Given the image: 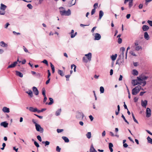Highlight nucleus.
Wrapping results in <instances>:
<instances>
[{
	"instance_id": "obj_1",
	"label": "nucleus",
	"mask_w": 152,
	"mask_h": 152,
	"mask_svg": "<svg viewBox=\"0 0 152 152\" xmlns=\"http://www.w3.org/2000/svg\"><path fill=\"white\" fill-rule=\"evenodd\" d=\"M59 9L60 13L62 15L69 16L71 15V11L69 9L67 11H66L63 7H60Z\"/></svg>"
},
{
	"instance_id": "obj_2",
	"label": "nucleus",
	"mask_w": 152,
	"mask_h": 152,
	"mask_svg": "<svg viewBox=\"0 0 152 152\" xmlns=\"http://www.w3.org/2000/svg\"><path fill=\"white\" fill-rule=\"evenodd\" d=\"M86 57H84L83 58V61L85 63H87L88 61H90L91 60L92 54L91 53H89L85 55Z\"/></svg>"
},
{
	"instance_id": "obj_3",
	"label": "nucleus",
	"mask_w": 152,
	"mask_h": 152,
	"mask_svg": "<svg viewBox=\"0 0 152 152\" xmlns=\"http://www.w3.org/2000/svg\"><path fill=\"white\" fill-rule=\"evenodd\" d=\"M141 88V87L140 86H136L132 89V94L133 95H136L139 92Z\"/></svg>"
},
{
	"instance_id": "obj_4",
	"label": "nucleus",
	"mask_w": 152,
	"mask_h": 152,
	"mask_svg": "<svg viewBox=\"0 0 152 152\" xmlns=\"http://www.w3.org/2000/svg\"><path fill=\"white\" fill-rule=\"evenodd\" d=\"M143 77V78L142 77V78H141L138 77H137V79H138L139 84H141L142 83H143V86H144L146 85V82L145 80L147 79L148 77Z\"/></svg>"
},
{
	"instance_id": "obj_5",
	"label": "nucleus",
	"mask_w": 152,
	"mask_h": 152,
	"mask_svg": "<svg viewBox=\"0 0 152 152\" xmlns=\"http://www.w3.org/2000/svg\"><path fill=\"white\" fill-rule=\"evenodd\" d=\"M35 129L37 131L39 132L40 133H42L44 132L43 129L42 127L39 124H36Z\"/></svg>"
},
{
	"instance_id": "obj_6",
	"label": "nucleus",
	"mask_w": 152,
	"mask_h": 152,
	"mask_svg": "<svg viewBox=\"0 0 152 152\" xmlns=\"http://www.w3.org/2000/svg\"><path fill=\"white\" fill-rule=\"evenodd\" d=\"M76 117L77 119H82L83 118V114L81 113H77Z\"/></svg>"
},
{
	"instance_id": "obj_7",
	"label": "nucleus",
	"mask_w": 152,
	"mask_h": 152,
	"mask_svg": "<svg viewBox=\"0 0 152 152\" xmlns=\"http://www.w3.org/2000/svg\"><path fill=\"white\" fill-rule=\"evenodd\" d=\"M76 0H69L67 4L68 6L69 7L75 5L76 3Z\"/></svg>"
},
{
	"instance_id": "obj_8",
	"label": "nucleus",
	"mask_w": 152,
	"mask_h": 152,
	"mask_svg": "<svg viewBox=\"0 0 152 152\" xmlns=\"http://www.w3.org/2000/svg\"><path fill=\"white\" fill-rule=\"evenodd\" d=\"M32 90L34 94L36 95H38L39 94V92L37 88L34 86L32 87Z\"/></svg>"
},
{
	"instance_id": "obj_9",
	"label": "nucleus",
	"mask_w": 152,
	"mask_h": 152,
	"mask_svg": "<svg viewBox=\"0 0 152 152\" xmlns=\"http://www.w3.org/2000/svg\"><path fill=\"white\" fill-rule=\"evenodd\" d=\"M146 116L147 117H149L151 115V110L149 108H147L146 111Z\"/></svg>"
},
{
	"instance_id": "obj_10",
	"label": "nucleus",
	"mask_w": 152,
	"mask_h": 152,
	"mask_svg": "<svg viewBox=\"0 0 152 152\" xmlns=\"http://www.w3.org/2000/svg\"><path fill=\"white\" fill-rule=\"evenodd\" d=\"M17 64V61H15L13 64H12L8 66L7 68V69H8L10 68H14L15 66Z\"/></svg>"
},
{
	"instance_id": "obj_11",
	"label": "nucleus",
	"mask_w": 152,
	"mask_h": 152,
	"mask_svg": "<svg viewBox=\"0 0 152 152\" xmlns=\"http://www.w3.org/2000/svg\"><path fill=\"white\" fill-rule=\"evenodd\" d=\"M94 37V40H99L101 39V36L98 33H96L95 34Z\"/></svg>"
},
{
	"instance_id": "obj_12",
	"label": "nucleus",
	"mask_w": 152,
	"mask_h": 152,
	"mask_svg": "<svg viewBox=\"0 0 152 152\" xmlns=\"http://www.w3.org/2000/svg\"><path fill=\"white\" fill-rule=\"evenodd\" d=\"M2 111L5 113H9L10 112V109L6 107H4L2 109Z\"/></svg>"
},
{
	"instance_id": "obj_13",
	"label": "nucleus",
	"mask_w": 152,
	"mask_h": 152,
	"mask_svg": "<svg viewBox=\"0 0 152 152\" xmlns=\"http://www.w3.org/2000/svg\"><path fill=\"white\" fill-rule=\"evenodd\" d=\"M132 83L134 86H135L139 84L138 79L135 80H132Z\"/></svg>"
},
{
	"instance_id": "obj_14",
	"label": "nucleus",
	"mask_w": 152,
	"mask_h": 152,
	"mask_svg": "<svg viewBox=\"0 0 152 152\" xmlns=\"http://www.w3.org/2000/svg\"><path fill=\"white\" fill-rule=\"evenodd\" d=\"M148 104V102L146 100H145L143 101L142 100L141 101V105L142 106L145 107H146V105Z\"/></svg>"
},
{
	"instance_id": "obj_15",
	"label": "nucleus",
	"mask_w": 152,
	"mask_h": 152,
	"mask_svg": "<svg viewBox=\"0 0 152 152\" xmlns=\"http://www.w3.org/2000/svg\"><path fill=\"white\" fill-rule=\"evenodd\" d=\"M149 26L146 25H143L142 27V29L144 31H147L149 29Z\"/></svg>"
},
{
	"instance_id": "obj_16",
	"label": "nucleus",
	"mask_w": 152,
	"mask_h": 152,
	"mask_svg": "<svg viewBox=\"0 0 152 152\" xmlns=\"http://www.w3.org/2000/svg\"><path fill=\"white\" fill-rule=\"evenodd\" d=\"M29 110L31 112H35L37 111V108H34L32 107H30L29 108Z\"/></svg>"
},
{
	"instance_id": "obj_17",
	"label": "nucleus",
	"mask_w": 152,
	"mask_h": 152,
	"mask_svg": "<svg viewBox=\"0 0 152 152\" xmlns=\"http://www.w3.org/2000/svg\"><path fill=\"white\" fill-rule=\"evenodd\" d=\"M8 125V124L5 121L2 122L0 124V125L1 126H3L5 128L7 127Z\"/></svg>"
},
{
	"instance_id": "obj_18",
	"label": "nucleus",
	"mask_w": 152,
	"mask_h": 152,
	"mask_svg": "<svg viewBox=\"0 0 152 152\" xmlns=\"http://www.w3.org/2000/svg\"><path fill=\"white\" fill-rule=\"evenodd\" d=\"M26 93L28 94L30 97H32L33 96V93L31 90H29L28 91H26Z\"/></svg>"
},
{
	"instance_id": "obj_19",
	"label": "nucleus",
	"mask_w": 152,
	"mask_h": 152,
	"mask_svg": "<svg viewBox=\"0 0 152 152\" xmlns=\"http://www.w3.org/2000/svg\"><path fill=\"white\" fill-rule=\"evenodd\" d=\"M49 100H50V102L49 103H48V102H46L45 103L46 104H48V105H51L53 103V100L52 98H49Z\"/></svg>"
},
{
	"instance_id": "obj_20",
	"label": "nucleus",
	"mask_w": 152,
	"mask_h": 152,
	"mask_svg": "<svg viewBox=\"0 0 152 152\" xmlns=\"http://www.w3.org/2000/svg\"><path fill=\"white\" fill-rule=\"evenodd\" d=\"M0 45L1 46L3 47H7L8 46L7 44L2 41L0 42Z\"/></svg>"
},
{
	"instance_id": "obj_21",
	"label": "nucleus",
	"mask_w": 152,
	"mask_h": 152,
	"mask_svg": "<svg viewBox=\"0 0 152 152\" xmlns=\"http://www.w3.org/2000/svg\"><path fill=\"white\" fill-rule=\"evenodd\" d=\"M90 152H97V151L95 148H94L92 145H91L90 149Z\"/></svg>"
},
{
	"instance_id": "obj_22",
	"label": "nucleus",
	"mask_w": 152,
	"mask_h": 152,
	"mask_svg": "<svg viewBox=\"0 0 152 152\" xmlns=\"http://www.w3.org/2000/svg\"><path fill=\"white\" fill-rule=\"evenodd\" d=\"M6 8L7 6L6 5L2 4H1L0 9L1 10L4 11Z\"/></svg>"
},
{
	"instance_id": "obj_23",
	"label": "nucleus",
	"mask_w": 152,
	"mask_h": 152,
	"mask_svg": "<svg viewBox=\"0 0 152 152\" xmlns=\"http://www.w3.org/2000/svg\"><path fill=\"white\" fill-rule=\"evenodd\" d=\"M144 38L147 40H148L149 39V37L147 32H145L144 34Z\"/></svg>"
},
{
	"instance_id": "obj_24",
	"label": "nucleus",
	"mask_w": 152,
	"mask_h": 152,
	"mask_svg": "<svg viewBox=\"0 0 152 152\" xmlns=\"http://www.w3.org/2000/svg\"><path fill=\"white\" fill-rule=\"evenodd\" d=\"M109 148L111 152H112L113 151V149L112 148V147H113V145L111 143H110L109 145Z\"/></svg>"
},
{
	"instance_id": "obj_25",
	"label": "nucleus",
	"mask_w": 152,
	"mask_h": 152,
	"mask_svg": "<svg viewBox=\"0 0 152 152\" xmlns=\"http://www.w3.org/2000/svg\"><path fill=\"white\" fill-rule=\"evenodd\" d=\"M132 74L134 75H137L138 74V72L136 70L133 69L132 70Z\"/></svg>"
},
{
	"instance_id": "obj_26",
	"label": "nucleus",
	"mask_w": 152,
	"mask_h": 152,
	"mask_svg": "<svg viewBox=\"0 0 152 152\" xmlns=\"http://www.w3.org/2000/svg\"><path fill=\"white\" fill-rule=\"evenodd\" d=\"M117 56V54H115L114 55H112V56H111V58L112 59V60L113 61H114L116 59Z\"/></svg>"
},
{
	"instance_id": "obj_27",
	"label": "nucleus",
	"mask_w": 152,
	"mask_h": 152,
	"mask_svg": "<svg viewBox=\"0 0 152 152\" xmlns=\"http://www.w3.org/2000/svg\"><path fill=\"white\" fill-rule=\"evenodd\" d=\"M104 15V13L102 10H100L99 12V19L100 20L102 18Z\"/></svg>"
},
{
	"instance_id": "obj_28",
	"label": "nucleus",
	"mask_w": 152,
	"mask_h": 152,
	"mask_svg": "<svg viewBox=\"0 0 152 152\" xmlns=\"http://www.w3.org/2000/svg\"><path fill=\"white\" fill-rule=\"evenodd\" d=\"M62 138L66 142H69V139L66 137L63 136L62 137Z\"/></svg>"
},
{
	"instance_id": "obj_29",
	"label": "nucleus",
	"mask_w": 152,
	"mask_h": 152,
	"mask_svg": "<svg viewBox=\"0 0 152 152\" xmlns=\"http://www.w3.org/2000/svg\"><path fill=\"white\" fill-rule=\"evenodd\" d=\"M50 66L52 70V73H53L55 72V67L54 65L52 64L51 63H50Z\"/></svg>"
},
{
	"instance_id": "obj_30",
	"label": "nucleus",
	"mask_w": 152,
	"mask_h": 152,
	"mask_svg": "<svg viewBox=\"0 0 152 152\" xmlns=\"http://www.w3.org/2000/svg\"><path fill=\"white\" fill-rule=\"evenodd\" d=\"M42 143L43 144H45V145L46 146L47 145H48L50 144V142L49 141H42Z\"/></svg>"
},
{
	"instance_id": "obj_31",
	"label": "nucleus",
	"mask_w": 152,
	"mask_h": 152,
	"mask_svg": "<svg viewBox=\"0 0 152 152\" xmlns=\"http://www.w3.org/2000/svg\"><path fill=\"white\" fill-rule=\"evenodd\" d=\"M133 0H131L129 1V7L130 8L133 5Z\"/></svg>"
},
{
	"instance_id": "obj_32",
	"label": "nucleus",
	"mask_w": 152,
	"mask_h": 152,
	"mask_svg": "<svg viewBox=\"0 0 152 152\" xmlns=\"http://www.w3.org/2000/svg\"><path fill=\"white\" fill-rule=\"evenodd\" d=\"M16 75L17 76H23V74L19 71L16 72Z\"/></svg>"
},
{
	"instance_id": "obj_33",
	"label": "nucleus",
	"mask_w": 152,
	"mask_h": 152,
	"mask_svg": "<svg viewBox=\"0 0 152 152\" xmlns=\"http://www.w3.org/2000/svg\"><path fill=\"white\" fill-rule=\"evenodd\" d=\"M147 139L148 142L152 144V139H151L149 136H148L147 137Z\"/></svg>"
},
{
	"instance_id": "obj_34",
	"label": "nucleus",
	"mask_w": 152,
	"mask_h": 152,
	"mask_svg": "<svg viewBox=\"0 0 152 152\" xmlns=\"http://www.w3.org/2000/svg\"><path fill=\"white\" fill-rule=\"evenodd\" d=\"M74 30H72L70 33L71 34V38H73L75 36V35H74Z\"/></svg>"
},
{
	"instance_id": "obj_35",
	"label": "nucleus",
	"mask_w": 152,
	"mask_h": 152,
	"mask_svg": "<svg viewBox=\"0 0 152 152\" xmlns=\"http://www.w3.org/2000/svg\"><path fill=\"white\" fill-rule=\"evenodd\" d=\"M117 107H118V111H115V114L116 115H118L119 113V111H120V107L119 105H118Z\"/></svg>"
},
{
	"instance_id": "obj_36",
	"label": "nucleus",
	"mask_w": 152,
	"mask_h": 152,
	"mask_svg": "<svg viewBox=\"0 0 152 152\" xmlns=\"http://www.w3.org/2000/svg\"><path fill=\"white\" fill-rule=\"evenodd\" d=\"M142 49V47L141 46H137L135 48V50L136 51H139L140 49Z\"/></svg>"
},
{
	"instance_id": "obj_37",
	"label": "nucleus",
	"mask_w": 152,
	"mask_h": 152,
	"mask_svg": "<svg viewBox=\"0 0 152 152\" xmlns=\"http://www.w3.org/2000/svg\"><path fill=\"white\" fill-rule=\"evenodd\" d=\"M86 136L88 138L90 139L91 137V132H88L86 134Z\"/></svg>"
},
{
	"instance_id": "obj_38",
	"label": "nucleus",
	"mask_w": 152,
	"mask_h": 152,
	"mask_svg": "<svg viewBox=\"0 0 152 152\" xmlns=\"http://www.w3.org/2000/svg\"><path fill=\"white\" fill-rule=\"evenodd\" d=\"M45 92L46 91L45 88H43L42 89V93L43 96H46Z\"/></svg>"
},
{
	"instance_id": "obj_39",
	"label": "nucleus",
	"mask_w": 152,
	"mask_h": 152,
	"mask_svg": "<svg viewBox=\"0 0 152 152\" xmlns=\"http://www.w3.org/2000/svg\"><path fill=\"white\" fill-rule=\"evenodd\" d=\"M58 72L61 76H62L64 75L63 72L62 70H58Z\"/></svg>"
},
{
	"instance_id": "obj_40",
	"label": "nucleus",
	"mask_w": 152,
	"mask_h": 152,
	"mask_svg": "<svg viewBox=\"0 0 152 152\" xmlns=\"http://www.w3.org/2000/svg\"><path fill=\"white\" fill-rule=\"evenodd\" d=\"M76 66L74 64H72L71 66V68L72 69H73L75 72L76 71Z\"/></svg>"
},
{
	"instance_id": "obj_41",
	"label": "nucleus",
	"mask_w": 152,
	"mask_h": 152,
	"mask_svg": "<svg viewBox=\"0 0 152 152\" xmlns=\"http://www.w3.org/2000/svg\"><path fill=\"white\" fill-rule=\"evenodd\" d=\"M132 117L133 119L134 120V121L136 123H137L138 124V121H137V120H136V119H135L133 113H132Z\"/></svg>"
},
{
	"instance_id": "obj_42",
	"label": "nucleus",
	"mask_w": 152,
	"mask_h": 152,
	"mask_svg": "<svg viewBox=\"0 0 152 152\" xmlns=\"http://www.w3.org/2000/svg\"><path fill=\"white\" fill-rule=\"evenodd\" d=\"M100 91L101 93H103L104 91V88L102 86L100 87Z\"/></svg>"
},
{
	"instance_id": "obj_43",
	"label": "nucleus",
	"mask_w": 152,
	"mask_h": 152,
	"mask_svg": "<svg viewBox=\"0 0 152 152\" xmlns=\"http://www.w3.org/2000/svg\"><path fill=\"white\" fill-rule=\"evenodd\" d=\"M121 117H122V118H123V119H124V121L126 122L127 124H129V122L126 119L125 117L123 115H122L121 116Z\"/></svg>"
},
{
	"instance_id": "obj_44",
	"label": "nucleus",
	"mask_w": 152,
	"mask_h": 152,
	"mask_svg": "<svg viewBox=\"0 0 152 152\" xmlns=\"http://www.w3.org/2000/svg\"><path fill=\"white\" fill-rule=\"evenodd\" d=\"M34 144L38 148L39 147V145L38 143L36 141H34Z\"/></svg>"
},
{
	"instance_id": "obj_45",
	"label": "nucleus",
	"mask_w": 152,
	"mask_h": 152,
	"mask_svg": "<svg viewBox=\"0 0 152 152\" xmlns=\"http://www.w3.org/2000/svg\"><path fill=\"white\" fill-rule=\"evenodd\" d=\"M42 62L45 64L47 66H48V62L46 60L44 59Z\"/></svg>"
},
{
	"instance_id": "obj_46",
	"label": "nucleus",
	"mask_w": 152,
	"mask_h": 152,
	"mask_svg": "<svg viewBox=\"0 0 152 152\" xmlns=\"http://www.w3.org/2000/svg\"><path fill=\"white\" fill-rule=\"evenodd\" d=\"M37 139L40 142L42 141V139L41 136L40 135H38L37 136Z\"/></svg>"
},
{
	"instance_id": "obj_47",
	"label": "nucleus",
	"mask_w": 152,
	"mask_h": 152,
	"mask_svg": "<svg viewBox=\"0 0 152 152\" xmlns=\"http://www.w3.org/2000/svg\"><path fill=\"white\" fill-rule=\"evenodd\" d=\"M96 9L94 8L91 11V15H93L96 12Z\"/></svg>"
},
{
	"instance_id": "obj_48",
	"label": "nucleus",
	"mask_w": 152,
	"mask_h": 152,
	"mask_svg": "<svg viewBox=\"0 0 152 152\" xmlns=\"http://www.w3.org/2000/svg\"><path fill=\"white\" fill-rule=\"evenodd\" d=\"M130 54H131V55H132L133 56H137V55H136V54L133 51H131V52H130Z\"/></svg>"
},
{
	"instance_id": "obj_49",
	"label": "nucleus",
	"mask_w": 152,
	"mask_h": 152,
	"mask_svg": "<svg viewBox=\"0 0 152 152\" xmlns=\"http://www.w3.org/2000/svg\"><path fill=\"white\" fill-rule=\"evenodd\" d=\"M27 7L30 9H31L33 7L30 4H28L27 5Z\"/></svg>"
},
{
	"instance_id": "obj_50",
	"label": "nucleus",
	"mask_w": 152,
	"mask_h": 152,
	"mask_svg": "<svg viewBox=\"0 0 152 152\" xmlns=\"http://www.w3.org/2000/svg\"><path fill=\"white\" fill-rule=\"evenodd\" d=\"M122 42V39L121 38H119L118 40V42L119 44H121Z\"/></svg>"
},
{
	"instance_id": "obj_51",
	"label": "nucleus",
	"mask_w": 152,
	"mask_h": 152,
	"mask_svg": "<svg viewBox=\"0 0 152 152\" xmlns=\"http://www.w3.org/2000/svg\"><path fill=\"white\" fill-rule=\"evenodd\" d=\"M32 122L33 123V124H35V125L36 126V124H38L37 123V121H36V120H35L34 119H32Z\"/></svg>"
},
{
	"instance_id": "obj_52",
	"label": "nucleus",
	"mask_w": 152,
	"mask_h": 152,
	"mask_svg": "<svg viewBox=\"0 0 152 152\" xmlns=\"http://www.w3.org/2000/svg\"><path fill=\"white\" fill-rule=\"evenodd\" d=\"M147 22L151 26H152V21L148 20Z\"/></svg>"
},
{
	"instance_id": "obj_53",
	"label": "nucleus",
	"mask_w": 152,
	"mask_h": 152,
	"mask_svg": "<svg viewBox=\"0 0 152 152\" xmlns=\"http://www.w3.org/2000/svg\"><path fill=\"white\" fill-rule=\"evenodd\" d=\"M23 50L25 52H26V53L28 52V50L24 46H23Z\"/></svg>"
},
{
	"instance_id": "obj_54",
	"label": "nucleus",
	"mask_w": 152,
	"mask_h": 152,
	"mask_svg": "<svg viewBox=\"0 0 152 152\" xmlns=\"http://www.w3.org/2000/svg\"><path fill=\"white\" fill-rule=\"evenodd\" d=\"M121 50H122V54L123 55H124V52L125 50V48L124 47H122L121 48Z\"/></svg>"
},
{
	"instance_id": "obj_55",
	"label": "nucleus",
	"mask_w": 152,
	"mask_h": 152,
	"mask_svg": "<svg viewBox=\"0 0 152 152\" xmlns=\"http://www.w3.org/2000/svg\"><path fill=\"white\" fill-rule=\"evenodd\" d=\"M48 77V79L46 81V84H48L50 82V78H49L50 77Z\"/></svg>"
},
{
	"instance_id": "obj_56",
	"label": "nucleus",
	"mask_w": 152,
	"mask_h": 152,
	"mask_svg": "<svg viewBox=\"0 0 152 152\" xmlns=\"http://www.w3.org/2000/svg\"><path fill=\"white\" fill-rule=\"evenodd\" d=\"M98 6V4L97 3H95L94 5V8L96 9Z\"/></svg>"
},
{
	"instance_id": "obj_57",
	"label": "nucleus",
	"mask_w": 152,
	"mask_h": 152,
	"mask_svg": "<svg viewBox=\"0 0 152 152\" xmlns=\"http://www.w3.org/2000/svg\"><path fill=\"white\" fill-rule=\"evenodd\" d=\"M135 46H138L139 45V43L137 41H136L134 43Z\"/></svg>"
},
{
	"instance_id": "obj_58",
	"label": "nucleus",
	"mask_w": 152,
	"mask_h": 152,
	"mask_svg": "<svg viewBox=\"0 0 152 152\" xmlns=\"http://www.w3.org/2000/svg\"><path fill=\"white\" fill-rule=\"evenodd\" d=\"M44 100H43V102H46L47 100V98L46 97V96H44Z\"/></svg>"
},
{
	"instance_id": "obj_59",
	"label": "nucleus",
	"mask_w": 152,
	"mask_h": 152,
	"mask_svg": "<svg viewBox=\"0 0 152 152\" xmlns=\"http://www.w3.org/2000/svg\"><path fill=\"white\" fill-rule=\"evenodd\" d=\"M34 115H35V116H37L40 119H42L43 118V117L42 116H39V115H38L36 114H34Z\"/></svg>"
},
{
	"instance_id": "obj_60",
	"label": "nucleus",
	"mask_w": 152,
	"mask_h": 152,
	"mask_svg": "<svg viewBox=\"0 0 152 152\" xmlns=\"http://www.w3.org/2000/svg\"><path fill=\"white\" fill-rule=\"evenodd\" d=\"M63 131V129H58V133H60L62 132Z\"/></svg>"
},
{
	"instance_id": "obj_61",
	"label": "nucleus",
	"mask_w": 152,
	"mask_h": 152,
	"mask_svg": "<svg viewBox=\"0 0 152 152\" xmlns=\"http://www.w3.org/2000/svg\"><path fill=\"white\" fill-rule=\"evenodd\" d=\"M13 33L14 34H17V35H19L20 34V33H19V32H18V33H17L15 31H13Z\"/></svg>"
},
{
	"instance_id": "obj_62",
	"label": "nucleus",
	"mask_w": 152,
	"mask_h": 152,
	"mask_svg": "<svg viewBox=\"0 0 152 152\" xmlns=\"http://www.w3.org/2000/svg\"><path fill=\"white\" fill-rule=\"evenodd\" d=\"M96 26H95L91 30V32L93 33L94 30L96 29Z\"/></svg>"
},
{
	"instance_id": "obj_63",
	"label": "nucleus",
	"mask_w": 152,
	"mask_h": 152,
	"mask_svg": "<svg viewBox=\"0 0 152 152\" xmlns=\"http://www.w3.org/2000/svg\"><path fill=\"white\" fill-rule=\"evenodd\" d=\"M138 98L137 97H135L134 99V102H137L138 101Z\"/></svg>"
},
{
	"instance_id": "obj_64",
	"label": "nucleus",
	"mask_w": 152,
	"mask_h": 152,
	"mask_svg": "<svg viewBox=\"0 0 152 152\" xmlns=\"http://www.w3.org/2000/svg\"><path fill=\"white\" fill-rule=\"evenodd\" d=\"M143 7V4H141L139 6V9H141Z\"/></svg>"
}]
</instances>
